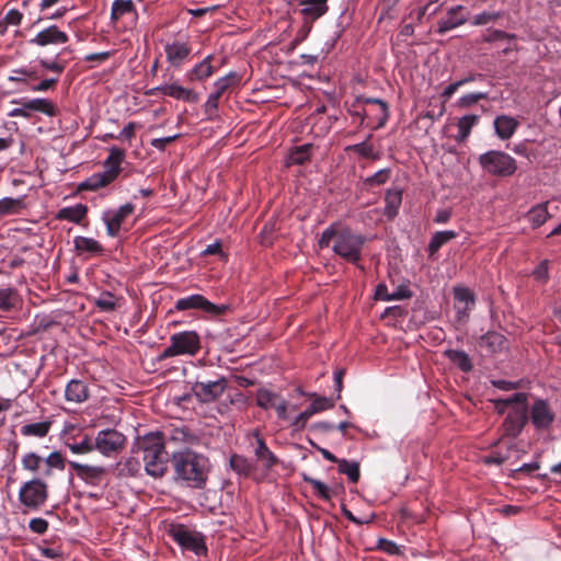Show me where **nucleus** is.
Instances as JSON below:
<instances>
[{
    "mask_svg": "<svg viewBox=\"0 0 561 561\" xmlns=\"http://www.w3.org/2000/svg\"><path fill=\"white\" fill-rule=\"evenodd\" d=\"M313 145L305 144L302 146H297L293 148L289 152V163L302 165L306 162L310 161L312 154Z\"/></svg>",
    "mask_w": 561,
    "mask_h": 561,
    "instance_id": "4c0bfd02",
    "label": "nucleus"
},
{
    "mask_svg": "<svg viewBox=\"0 0 561 561\" xmlns=\"http://www.w3.org/2000/svg\"><path fill=\"white\" fill-rule=\"evenodd\" d=\"M550 217L547 204H539L528 211V219L535 227H540Z\"/></svg>",
    "mask_w": 561,
    "mask_h": 561,
    "instance_id": "de8ad7c7",
    "label": "nucleus"
},
{
    "mask_svg": "<svg viewBox=\"0 0 561 561\" xmlns=\"http://www.w3.org/2000/svg\"><path fill=\"white\" fill-rule=\"evenodd\" d=\"M457 237V232L454 230H445L435 232L428 243V254L433 256L443 245L448 243L450 240Z\"/></svg>",
    "mask_w": 561,
    "mask_h": 561,
    "instance_id": "c9c22d12",
    "label": "nucleus"
},
{
    "mask_svg": "<svg viewBox=\"0 0 561 561\" xmlns=\"http://www.w3.org/2000/svg\"><path fill=\"white\" fill-rule=\"evenodd\" d=\"M170 537L183 549L193 551L196 556L207 553L205 536L196 530H191L183 524L171 525Z\"/></svg>",
    "mask_w": 561,
    "mask_h": 561,
    "instance_id": "1a4fd4ad",
    "label": "nucleus"
},
{
    "mask_svg": "<svg viewBox=\"0 0 561 561\" xmlns=\"http://www.w3.org/2000/svg\"><path fill=\"white\" fill-rule=\"evenodd\" d=\"M135 11V5L131 0H114L111 9V19L113 21L119 20L123 15Z\"/></svg>",
    "mask_w": 561,
    "mask_h": 561,
    "instance_id": "49530a36",
    "label": "nucleus"
},
{
    "mask_svg": "<svg viewBox=\"0 0 561 561\" xmlns=\"http://www.w3.org/2000/svg\"><path fill=\"white\" fill-rule=\"evenodd\" d=\"M479 163L484 171L496 176H511L517 165L513 157L504 151L490 150L479 157Z\"/></svg>",
    "mask_w": 561,
    "mask_h": 561,
    "instance_id": "6e6552de",
    "label": "nucleus"
},
{
    "mask_svg": "<svg viewBox=\"0 0 561 561\" xmlns=\"http://www.w3.org/2000/svg\"><path fill=\"white\" fill-rule=\"evenodd\" d=\"M133 451L141 454L145 471L153 478H162L168 472L170 461L165 449L164 436L161 432H149L137 436Z\"/></svg>",
    "mask_w": 561,
    "mask_h": 561,
    "instance_id": "7ed1b4c3",
    "label": "nucleus"
},
{
    "mask_svg": "<svg viewBox=\"0 0 561 561\" xmlns=\"http://www.w3.org/2000/svg\"><path fill=\"white\" fill-rule=\"evenodd\" d=\"M469 19V11L466 7L458 4L447 10V15L440 19L437 23V33L443 35L456 27L467 23Z\"/></svg>",
    "mask_w": 561,
    "mask_h": 561,
    "instance_id": "6ab92c4d",
    "label": "nucleus"
},
{
    "mask_svg": "<svg viewBox=\"0 0 561 561\" xmlns=\"http://www.w3.org/2000/svg\"><path fill=\"white\" fill-rule=\"evenodd\" d=\"M480 116L469 114L460 117L457 123L458 134L455 137L457 142H463L470 136L471 129L479 123Z\"/></svg>",
    "mask_w": 561,
    "mask_h": 561,
    "instance_id": "72a5a7b5",
    "label": "nucleus"
},
{
    "mask_svg": "<svg viewBox=\"0 0 561 561\" xmlns=\"http://www.w3.org/2000/svg\"><path fill=\"white\" fill-rule=\"evenodd\" d=\"M66 463L73 470L77 477L91 486H99L107 471L102 466H92L77 461L66 460Z\"/></svg>",
    "mask_w": 561,
    "mask_h": 561,
    "instance_id": "a211bd4d",
    "label": "nucleus"
},
{
    "mask_svg": "<svg viewBox=\"0 0 561 561\" xmlns=\"http://www.w3.org/2000/svg\"><path fill=\"white\" fill-rule=\"evenodd\" d=\"M18 293L12 287L0 288V310L8 311L14 307Z\"/></svg>",
    "mask_w": 561,
    "mask_h": 561,
    "instance_id": "603ef678",
    "label": "nucleus"
},
{
    "mask_svg": "<svg viewBox=\"0 0 561 561\" xmlns=\"http://www.w3.org/2000/svg\"><path fill=\"white\" fill-rule=\"evenodd\" d=\"M49 496L48 484L41 477L22 483L19 490V501L26 511H38L47 502Z\"/></svg>",
    "mask_w": 561,
    "mask_h": 561,
    "instance_id": "0eeeda50",
    "label": "nucleus"
},
{
    "mask_svg": "<svg viewBox=\"0 0 561 561\" xmlns=\"http://www.w3.org/2000/svg\"><path fill=\"white\" fill-rule=\"evenodd\" d=\"M314 413L312 412V410L310 409V407H308L305 411H302L293 422H291V426L294 427L295 431H300L302 430L307 422L309 421V419L313 415Z\"/></svg>",
    "mask_w": 561,
    "mask_h": 561,
    "instance_id": "0e129e2a",
    "label": "nucleus"
},
{
    "mask_svg": "<svg viewBox=\"0 0 561 561\" xmlns=\"http://www.w3.org/2000/svg\"><path fill=\"white\" fill-rule=\"evenodd\" d=\"M202 348L201 336L196 331H182L170 336V345L158 356L164 360L175 356H195Z\"/></svg>",
    "mask_w": 561,
    "mask_h": 561,
    "instance_id": "39448f33",
    "label": "nucleus"
},
{
    "mask_svg": "<svg viewBox=\"0 0 561 561\" xmlns=\"http://www.w3.org/2000/svg\"><path fill=\"white\" fill-rule=\"evenodd\" d=\"M549 262L548 260L541 261L538 266L534 270V278L541 284H546L549 280Z\"/></svg>",
    "mask_w": 561,
    "mask_h": 561,
    "instance_id": "bf43d9fd",
    "label": "nucleus"
},
{
    "mask_svg": "<svg viewBox=\"0 0 561 561\" xmlns=\"http://www.w3.org/2000/svg\"><path fill=\"white\" fill-rule=\"evenodd\" d=\"M445 356L463 373H469L473 367L469 355L463 351L447 350Z\"/></svg>",
    "mask_w": 561,
    "mask_h": 561,
    "instance_id": "e433bc0d",
    "label": "nucleus"
},
{
    "mask_svg": "<svg viewBox=\"0 0 561 561\" xmlns=\"http://www.w3.org/2000/svg\"><path fill=\"white\" fill-rule=\"evenodd\" d=\"M390 176H391L390 169H388V168L381 169V170L377 171L375 174H373L371 176L366 178L364 180V185L367 188L380 186V185H383L385 183H387L389 181Z\"/></svg>",
    "mask_w": 561,
    "mask_h": 561,
    "instance_id": "8fccbe9b",
    "label": "nucleus"
},
{
    "mask_svg": "<svg viewBox=\"0 0 561 561\" xmlns=\"http://www.w3.org/2000/svg\"><path fill=\"white\" fill-rule=\"evenodd\" d=\"M75 249L79 253L88 252L90 254H101L103 252L102 244L93 238L78 236L73 240Z\"/></svg>",
    "mask_w": 561,
    "mask_h": 561,
    "instance_id": "f704fd0d",
    "label": "nucleus"
},
{
    "mask_svg": "<svg viewBox=\"0 0 561 561\" xmlns=\"http://www.w3.org/2000/svg\"><path fill=\"white\" fill-rule=\"evenodd\" d=\"M254 455L256 459L262 462V466L267 470L273 468L278 462V459L275 456V454L271 451V449L265 444L264 439L259 435L256 436V447L254 450Z\"/></svg>",
    "mask_w": 561,
    "mask_h": 561,
    "instance_id": "c756f323",
    "label": "nucleus"
},
{
    "mask_svg": "<svg viewBox=\"0 0 561 561\" xmlns=\"http://www.w3.org/2000/svg\"><path fill=\"white\" fill-rule=\"evenodd\" d=\"M228 381L225 377H218L216 380L198 377L192 385L194 397L202 403H210L218 400L225 392Z\"/></svg>",
    "mask_w": 561,
    "mask_h": 561,
    "instance_id": "f8f14e48",
    "label": "nucleus"
},
{
    "mask_svg": "<svg viewBox=\"0 0 561 561\" xmlns=\"http://www.w3.org/2000/svg\"><path fill=\"white\" fill-rule=\"evenodd\" d=\"M68 50V48H64L59 54H57L54 58H38L39 66L48 71H51L57 75L56 78H49L42 80L38 84L32 85L31 90L34 92H43L49 89H54L59 81V76L65 71L67 62L60 60V55Z\"/></svg>",
    "mask_w": 561,
    "mask_h": 561,
    "instance_id": "dca6fc26",
    "label": "nucleus"
},
{
    "mask_svg": "<svg viewBox=\"0 0 561 561\" xmlns=\"http://www.w3.org/2000/svg\"><path fill=\"white\" fill-rule=\"evenodd\" d=\"M556 420V414L545 399H536L529 409L528 421L538 432L549 431Z\"/></svg>",
    "mask_w": 561,
    "mask_h": 561,
    "instance_id": "2eb2a0df",
    "label": "nucleus"
},
{
    "mask_svg": "<svg viewBox=\"0 0 561 561\" xmlns=\"http://www.w3.org/2000/svg\"><path fill=\"white\" fill-rule=\"evenodd\" d=\"M169 439L173 443L192 445L197 437L187 427H174L170 430Z\"/></svg>",
    "mask_w": 561,
    "mask_h": 561,
    "instance_id": "c03bdc74",
    "label": "nucleus"
},
{
    "mask_svg": "<svg viewBox=\"0 0 561 561\" xmlns=\"http://www.w3.org/2000/svg\"><path fill=\"white\" fill-rule=\"evenodd\" d=\"M402 203V191L400 188H389L385 194L383 215L392 220L399 213Z\"/></svg>",
    "mask_w": 561,
    "mask_h": 561,
    "instance_id": "cd10ccee",
    "label": "nucleus"
},
{
    "mask_svg": "<svg viewBox=\"0 0 561 561\" xmlns=\"http://www.w3.org/2000/svg\"><path fill=\"white\" fill-rule=\"evenodd\" d=\"M478 345L488 353L495 354L507 348V339L499 332L489 331L480 337Z\"/></svg>",
    "mask_w": 561,
    "mask_h": 561,
    "instance_id": "5701e85b",
    "label": "nucleus"
},
{
    "mask_svg": "<svg viewBox=\"0 0 561 561\" xmlns=\"http://www.w3.org/2000/svg\"><path fill=\"white\" fill-rule=\"evenodd\" d=\"M332 242V250L336 255L350 263L357 264L362 259L366 237L354 232L348 227L332 224L322 231L318 244L324 249L329 248Z\"/></svg>",
    "mask_w": 561,
    "mask_h": 561,
    "instance_id": "f257e3e1",
    "label": "nucleus"
},
{
    "mask_svg": "<svg viewBox=\"0 0 561 561\" xmlns=\"http://www.w3.org/2000/svg\"><path fill=\"white\" fill-rule=\"evenodd\" d=\"M230 466L233 470L238 471L239 473L248 474L251 470V465L249 461L239 455H232L230 458Z\"/></svg>",
    "mask_w": 561,
    "mask_h": 561,
    "instance_id": "4d7b16f0",
    "label": "nucleus"
},
{
    "mask_svg": "<svg viewBox=\"0 0 561 561\" xmlns=\"http://www.w3.org/2000/svg\"><path fill=\"white\" fill-rule=\"evenodd\" d=\"M376 548L389 556H398L401 553L399 546L394 541L386 538H379Z\"/></svg>",
    "mask_w": 561,
    "mask_h": 561,
    "instance_id": "13d9d810",
    "label": "nucleus"
},
{
    "mask_svg": "<svg viewBox=\"0 0 561 561\" xmlns=\"http://www.w3.org/2000/svg\"><path fill=\"white\" fill-rule=\"evenodd\" d=\"M167 61L174 68H181L188 58L192 47L187 42L174 41L164 46Z\"/></svg>",
    "mask_w": 561,
    "mask_h": 561,
    "instance_id": "aec40b11",
    "label": "nucleus"
},
{
    "mask_svg": "<svg viewBox=\"0 0 561 561\" xmlns=\"http://www.w3.org/2000/svg\"><path fill=\"white\" fill-rule=\"evenodd\" d=\"M297 5L301 7L300 14L302 19L316 22L323 16L328 10V0H295Z\"/></svg>",
    "mask_w": 561,
    "mask_h": 561,
    "instance_id": "412c9836",
    "label": "nucleus"
},
{
    "mask_svg": "<svg viewBox=\"0 0 561 561\" xmlns=\"http://www.w3.org/2000/svg\"><path fill=\"white\" fill-rule=\"evenodd\" d=\"M22 468L33 474L39 472L43 468L42 477L49 478L54 470L64 471L66 468V458L60 451H53L46 458L41 457L34 451L24 454L21 460Z\"/></svg>",
    "mask_w": 561,
    "mask_h": 561,
    "instance_id": "423d86ee",
    "label": "nucleus"
},
{
    "mask_svg": "<svg viewBox=\"0 0 561 561\" xmlns=\"http://www.w3.org/2000/svg\"><path fill=\"white\" fill-rule=\"evenodd\" d=\"M280 398L282 397L279 394L272 392L268 389L260 388L256 391V405L264 410H268L274 408Z\"/></svg>",
    "mask_w": 561,
    "mask_h": 561,
    "instance_id": "a19ab883",
    "label": "nucleus"
},
{
    "mask_svg": "<svg viewBox=\"0 0 561 561\" xmlns=\"http://www.w3.org/2000/svg\"><path fill=\"white\" fill-rule=\"evenodd\" d=\"M48 522L41 517L32 518L28 523L30 529L38 535L45 534L48 529Z\"/></svg>",
    "mask_w": 561,
    "mask_h": 561,
    "instance_id": "69168bd1",
    "label": "nucleus"
},
{
    "mask_svg": "<svg viewBox=\"0 0 561 561\" xmlns=\"http://www.w3.org/2000/svg\"><path fill=\"white\" fill-rule=\"evenodd\" d=\"M364 103L365 104H376L379 106V118H378V123L377 125L374 127V129H379V128H382L388 118H389V106L387 104V102L380 100V99H375V98H366L364 100Z\"/></svg>",
    "mask_w": 561,
    "mask_h": 561,
    "instance_id": "09e8293b",
    "label": "nucleus"
},
{
    "mask_svg": "<svg viewBox=\"0 0 561 561\" xmlns=\"http://www.w3.org/2000/svg\"><path fill=\"white\" fill-rule=\"evenodd\" d=\"M135 210V205L126 203L116 209H107L102 215V220L106 226V232L110 237L115 238L119 234L123 222Z\"/></svg>",
    "mask_w": 561,
    "mask_h": 561,
    "instance_id": "f3484780",
    "label": "nucleus"
},
{
    "mask_svg": "<svg viewBox=\"0 0 561 561\" xmlns=\"http://www.w3.org/2000/svg\"><path fill=\"white\" fill-rule=\"evenodd\" d=\"M314 22L302 19V25L297 31L296 36L293 41V46H297L298 44L302 43L309 35V33L312 30V25Z\"/></svg>",
    "mask_w": 561,
    "mask_h": 561,
    "instance_id": "052dcab7",
    "label": "nucleus"
},
{
    "mask_svg": "<svg viewBox=\"0 0 561 561\" xmlns=\"http://www.w3.org/2000/svg\"><path fill=\"white\" fill-rule=\"evenodd\" d=\"M94 305L101 311L111 312L117 308L115 296L110 291H103L99 298L95 299Z\"/></svg>",
    "mask_w": 561,
    "mask_h": 561,
    "instance_id": "3c124183",
    "label": "nucleus"
},
{
    "mask_svg": "<svg viewBox=\"0 0 561 561\" xmlns=\"http://www.w3.org/2000/svg\"><path fill=\"white\" fill-rule=\"evenodd\" d=\"M312 412L316 414L318 412L331 409L334 407L333 400L325 397H317L311 404L309 405Z\"/></svg>",
    "mask_w": 561,
    "mask_h": 561,
    "instance_id": "680f3d73",
    "label": "nucleus"
},
{
    "mask_svg": "<svg viewBox=\"0 0 561 561\" xmlns=\"http://www.w3.org/2000/svg\"><path fill=\"white\" fill-rule=\"evenodd\" d=\"M371 138H373V135L369 134L364 141H362L359 144L347 146L346 151L355 152L363 158L371 159L374 161L379 160L381 154L379 151H376L374 149V146L369 142V140Z\"/></svg>",
    "mask_w": 561,
    "mask_h": 561,
    "instance_id": "473e14b6",
    "label": "nucleus"
},
{
    "mask_svg": "<svg viewBox=\"0 0 561 561\" xmlns=\"http://www.w3.org/2000/svg\"><path fill=\"white\" fill-rule=\"evenodd\" d=\"M528 422V405L527 403L520 407H513L504 419L500 431L501 437L496 440V445L503 443V438H516L524 430Z\"/></svg>",
    "mask_w": 561,
    "mask_h": 561,
    "instance_id": "9b49d317",
    "label": "nucleus"
},
{
    "mask_svg": "<svg viewBox=\"0 0 561 561\" xmlns=\"http://www.w3.org/2000/svg\"><path fill=\"white\" fill-rule=\"evenodd\" d=\"M25 207L23 198L4 197L0 199V215L19 214Z\"/></svg>",
    "mask_w": 561,
    "mask_h": 561,
    "instance_id": "79ce46f5",
    "label": "nucleus"
},
{
    "mask_svg": "<svg viewBox=\"0 0 561 561\" xmlns=\"http://www.w3.org/2000/svg\"><path fill=\"white\" fill-rule=\"evenodd\" d=\"M174 480L193 489H204L210 463L206 456L191 449L175 451L171 456Z\"/></svg>",
    "mask_w": 561,
    "mask_h": 561,
    "instance_id": "f03ea898",
    "label": "nucleus"
},
{
    "mask_svg": "<svg viewBox=\"0 0 561 561\" xmlns=\"http://www.w3.org/2000/svg\"><path fill=\"white\" fill-rule=\"evenodd\" d=\"M14 103L25 105L28 112H39L48 116H55L57 114L55 104L46 99H21L19 101H14Z\"/></svg>",
    "mask_w": 561,
    "mask_h": 561,
    "instance_id": "a878e982",
    "label": "nucleus"
},
{
    "mask_svg": "<svg viewBox=\"0 0 561 561\" xmlns=\"http://www.w3.org/2000/svg\"><path fill=\"white\" fill-rule=\"evenodd\" d=\"M339 472L347 476L352 483H357L360 477L359 463L357 461H348L347 459H341L339 461Z\"/></svg>",
    "mask_w": 561,
    "mask_h": 561,
    "instance_id": "37998d69",
    "label": "nucleus"
},
{
    "mask_svg": "<svg viewBox=\"0 0 561 561\" xmlns=\"http://www.w3.org/2000/svg\"><path fill=\"white\" fill-rule=\"evenodd\" d=\"M488 99L486 92H471L462 95L457 101V106L459 108H469L472 105L477 104L481 100Z\"/></svg>",
    "mask_w": 561,
    "mask_h": 561,
    "instance_id": "864d4df0",
    "label": "nucleus"
},
{
    "mask_svg": "<svg viewBox=\"0 0 561 561\" xmlns=\"http://www.w3.org/2000/svg\"><path fill=\"white\" fill-rule=\"evenodd\" d=\"M190 309L202 310L211 317H220L230 311V305H215L203 295L194 294L180 298L174 304V310L185 311Z\"/></svg>",
    "mask_w": 561,
    "mask_h": 561,
    "instance_id": "9d476101",
    "label": "nucleus"
},
{
    "mask_svg": "<svg viewBox=\"0 0 561 561\" xmlns=\"http://www.w3.org/2000/svg\"><path fill=\"white\" fill-rule=\"evenodd\" d=\"M139 127V125L135 122H129L116 136V140H127L131 141V139L136 136V129Z\"/></svg>",
    "mask_w": 561,
    "mask_h": 561,
    "instance_id": "e2e57ef3",
    "label": "nucleus"
},
{
    "mask_svg": "<svg viewBox=\"0 0 561 561\" xmlns=\"http://www.w3.org/2000/svg\"><path fill=\"white\" fill-rule=\"evenodd\" d=\"M527 393L516 392L508 398L491 399L490 401L493 403L496 413L503 414L508 407H520L522 404L527 403Z\"/></svg>",
    "mask_w": 561,
    "mask_h": 561,
    "instance_id": "7c9ffc66",
    "label": "nucleus"
},
{
    "mask_svg": "<svg viewBox=\"0 0 561 561\" xmlns=\"http://www.w3.org/2000/svg\"><path fill=\"white\" fill-rule=\"evenodd\" d=\"M300 477L305 482H307L308 484H310L313 488L314 493L319 499H321L322 501H325V502L331 501L332 491L325 483L310 477L306 472H301Z\"/></svg>",
    "mask_w": 561,
    "mask_h": 561,
    "instance_id": "58836bf2",
    "label": "nucleus"
},
{
    "mask_svg": "<svg viewBox=\"0 0 561 561\" xmlns=\"http://www.w3.org/2000/svg\"><path fill=\"white\" fill-rule=\"evenodd\" d=\"M240 81V76L237 72H229L227 76L219 78L214 83L215 92L220 96L228 91L230 88L237 85Z\"/></svg>",
    "mask_w": 561,
    "mask_h": 561,
    "instance_id": "a18cd8bd",
    "label": "nucleus"
},
{
    "mask_svg": "<svg viewBox=\"0 0 561 561\" xmlns=\"http://www.w3.org/2000/svg\"><path fill=\"white\" fill-rule=\"evenodd\" d=\"M67 446L72 454H89L94 450V439L92 440L89 436L85 435L80 443L67 444Z\"/></svg>",
    "mask_w": 561,
    "mask_h": 561,
    "instance_id": "5fc2aeb1",
    "label": "nucleus"
},
{
    "mask_svg": "<svg viewBox=\"0 0 561 561\" xmlns=\"http://www.w3.org/2000/svg\"><path fill=\"white\" fill-rule=\"evenodd\" d=\"M162 94L190 103H195L198 100L197 94L193 90L186 89L175 83L163 85Z\"/></svg>",
    "mask_w": 561,
    "mask_h": 561,
    "instance_id": "2f4dec72",
    "label": "nucleus"
},
{
    "mask_svg": "<svg viewBox=\"0 0 561 561\" xmlns=\"http://www.w3.org/2000/svg\"><path fill=\"white\" fill-rule=\"evenodd\" d=\"M125 445V435L114 428L102 430L98 432L94 438V450L100 451L105 457L117 456Z\"/></svg>",
    "mask_w": 561,
    "mask_h": 561,
    "instance_id": "ddd939ff",
    "label": "nucleus"
},
{
    "mask_svg": "<svg viewBox=\"0 0 561 561\" xmlns=\"http://www.w3.org/2000/svg\"><path fill=\"white\" fill-rule=\"evenodd\" d=\"M213 56L208 55L199 64L186 72L188 81H203L213 76L215 68L211 65Z\"/></svg>",
    "mask_w": 561,
    "mask_h": 561,
    "instance_id": "bb28decb",
    "label": "nucleus"
},
{
    "mask_svg": "<svg viewBox=\"0 0 561 561\" xmlns=\"http://www.w3.org/2000/svg\"><path fill=\"white\" fill-rule=\"evenodd\" d=\"M3 19L9 26H19L23 20V13L16 9H11L5 13Z\"/></svg>",
    "mask_w": 561,
    "mask_h": 561,
    "instance_id": "774afa93",
    "label": "nucleus"
},
{
    "mask_svg": "<svg viewBox=\"0 0 561 561\" xmlns=\"http://www.w3.org/2000/svg\"><path fill=\"white\" fill-rule=\"evenodd\" d=\"M501 18V13L500 12H481L477 15L473 16V20L471 21V24L472 25H476V26H482V25H486L491 22H494L496 20H499Z\"/></svg>",
    "mask_w": 561,
    "mask_h": 561,
    "instance_id": "6e6d98bb",
    "label": "nucleus"
},
{
    "mask_svg": "<svg viewBox=\"0 0 561 561\" xmlns=\"http://www.w3.org/2000/svg\"><path fill=\"white\" fill-rule=\"evenodd\" d=\"M515 36L501 30H488V34L483 36V41L491 43L500 39H512Z\"/></svg>",
    "mask_w": 561,
    "mask_h": 561,
    "instance_id": "338daca9",
    "label": "nucleus"
},
{
    "mask_svg": "<svg viewBox=\"0 0 561 561\" xmlns=\"http://www.w3.org/2000/svg\"><path fill=\"white\" fill-rule=\"evenodd\" d=\"M126 151L113 146L108 149V156L103 162L104 171L96 172L78 185V191H98L111 185L122 173V163L125 161Z\"/></svg>",
    "mask_w": 561,
    "mask_h": 561,
    "instance_id": "20e7f679",
    "label": "nucleus"
},
{
    "mask_svg": "<svg viewBox=\"0 0 561 561\" xmlns=\"http://www.w3.org/2000/svg\"><path fill=\"white\" fill-rule=\"evenodd\" d=\"M88 207L83 204H76L75 206L62 207L56 214V219L67 220L73 224H80L87 216Z\"/></svg>",
    "mask_w": 561,
    "mask_h": 561,
    "instance_id": "c85d7f7f",
    "label": "nucleus"
},
{
    "mask_svg": "<svg viewBox=\"0 0 561 561\" xmlns=\"http://www.w3.org/2000/svg\"><path fill=\"white\" fill-rule=\"evenodd\" d=\"M90 397L87 383L79 379L70 380L65 388V398L68 402L83 403Z\"/></svg>",
    "mask_w": 561,
    "mask_h": 561,
    "instance_id": "b1692460",
    "label": "nucleus"
},
{
    "mask_svg": "<svg viewBox=\"0 0 561 561\" xmlns=\"http://www.w3.org/2000/svg\"><path fill=\"white\" fill-rule=\"evenodd\" d=\"M50 427V421H43L38 423L25 424L20 428V432L23 436H35L43 438L49 433Z\"/></svg>",
    "mask_w": 561,
    "mask_h": 561,
    "instance_id": "ea45409f",
    "label": "nucleus"
},
{
    "mask_svg": "<svg viewBox=\"0 0 561 561\" xmlns=\"http://www.w3.org/2000/svg\"><path fill=\"white\" fill-rule=\"evenodd\" d=\"M518 126V121L508 115H499L494 119L495 134L502 140L510 139L515 134Z\"/></svg>",
    "mask_w": 561,
    "mask_h": 561,
    "instance_id": "393cba45",
    "label": "nucleus"
},
{
    "mask_svg": "<svg viewBox=\"0 0 561 561\" xmlns=\"http://www.w3.org/2000/svg\"><path fill=\"white\" fill-rule=\"evenodd\" d=\"M454 298L456 300L455 308L459 318H467L469 311L473 309L476 305L474 294L467 287H456L454 289Z\"/></svg>",
    "mask_w": 561,
    "mask_h": 561,
    "instance_id": "4be33fe9",
    "label": "nucleus"
},
{
    "mask_svg": "<svg viewBox=\"0 0 561 561\" xmlns=\"http://www.w3.org/2000/svg\"><path fill=\"white\" fill-rule=\"evenodd\" d=\"M69 42V35L56 24L42 27L27 41L28 45L45 49L51 46L65 45Z\"/></svg>",
    "mask_w": 561,
    "mask_h": 561,
    "instance_id": "4468645a",
    "label": "nucleus"
}]
</instances>
